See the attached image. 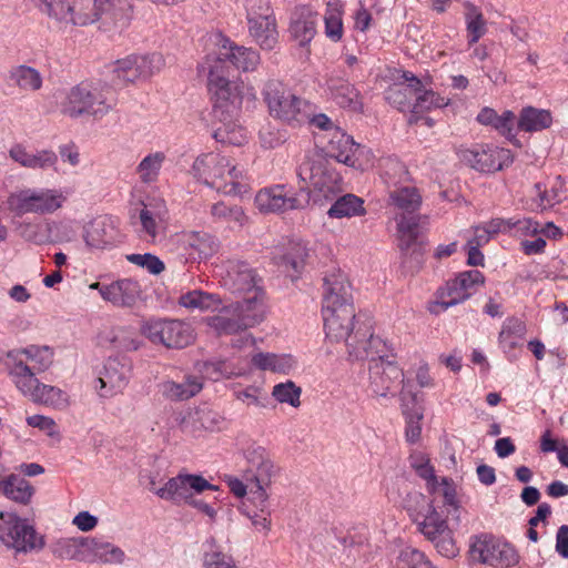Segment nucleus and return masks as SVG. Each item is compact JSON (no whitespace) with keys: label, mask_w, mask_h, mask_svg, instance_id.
<instances>
[{"label":"nucleus","mask_w":568,"mask_h":568,"mask_svg":"<svg viewBox=\"0 0 568 568\" xmlns=\"http://www.w3.org/2000/svg\"><path fill=\"white\" fill-rule=\"evenodd\" d=\"M322 317L326 338L331 342H344L348 348V342L359 337L362 328H355L352 285L339 270L324 277Z\"/></svg>","instance_id":"1"},{"label":"nucleus","mask_w":568,"mask_h":568,"mask_svg":"<svg viewBox=\"0 0 568 568\" xmlns=\"http://www.w3.org/2000/svg\"><path fill=\"white\" fill-rule=\"evenodd\" d=\"M200 69L206 72L207 89L216 116L236 118L243 109L255 106L257 97L254 87L242 79L230 80L221 59L207 54Z\"/></svg>","instance_id":"2"},{"label":"nucleus","mask_w":568,"mask_h":568,"mask_svg":"<svg viewBox=\"0 0 568 568\" xmlns=\"http://www.w3.org/2000/svg\"><path fill=\"white\" fill-rule=\"evenodd\" d=\"M113 91L103 84L81 82L62 93L59 102L60 111L70 119L90 116L101 120L115 106Z\"/></svg>","instance_id":"3"},{"label":"nucleus","mask_w":568,"mask_h":568,"mask_svg":"<svg viewBox=\"0 0 568 568\" xmlns=\"http://www.w3.org/2000/svg\"><path fill=\"white\" fill-rule=\"evenodd\" d=\"M191 173L197 181L224 194H239L245 189L243 171L220 153L211 152L197 156Z\"/></svg>","instance_id":"4"},{"label":"nucleus","mask_w":568,"mask_h":568,"mask_svg":"<svg viewBox=\"0 0 568 568\" xmlns=\"http://www.w3.org/2000/svg\"><path fill=\"white\" fill-rule=\"evenodd\" d=\"M297 176L315 201L332 200L342 192V178L318 150L310 151L297 168Z\"/></svg>","instance_id":"5"},{"label":"nucleus","mask_w":568,"mask_h":568,"mask_svg":"<svg viewBox=\"0 0 568 568\" xmlns=\"http://www.w3.org/2000/svg\"><path fill=\"white\" fill-rule=\"evenodd\" d=\"M409 497L416 504L425 505V511H418L414 519L418 531L435 546L442 556L455 557L458 554V547L454 532L447 519L443 518L437 511L434 501H427L425 496L418 491L409 494Z\"/></svg>","instance_id":"6"},{"label":"nucleus","mask_w":568,"mask_h":568,"mask_svg":"<svg viewBox=\"0 0 568 568\" xmlns=\"http://www.w3.org/2000/svg\"><path fill=\"white\" fill-rule=\"evenodd\" d=\"M54 353L49 346L29 345L8 352L3 364L17 386L22 383H34L37 374L43 373L53 363Z\"/></svg>","instance_id":"7"},{"label":"nucleus","mask_w":568,"mask_h":568,"mask_svg":"<svg viewBox=\"0 0 568 568\" xmlns=\"http://www.w3.org/2000/svg\"><path fill=\"white\" fill-rule=\"evenodd\" d=\"M59 28L97 23V0H28Z\"/></svg>","instance_id":"8"},{"label":"nucleus","mask_w":568,"mask_h":568,"mask_svg":"<svg viewBox=\"0 0 568 568\" xmlns=\"http://www.w3.org/2000/svg\"><path fill=\"white\" fill-rule=\"evenodd\" d=\"M0 542L14 554H38L45 546L44 535L12 511H0Z\"/></svg>","instance_id":"9"},{"label":"nucleus","mask_w":568,"mask_h":568,"mask_svg":"<svg viewBox=\"0 0 568 568\" xmlns=\"http://www.w3.org/2000/svg\"><path fill=\"white\" fill-rule=\"evenodd\" d=\"M68 201V193L57 187H26L8 196V207L21 216L33 213L51 215L61 210Z\"/></svg>","instance_id":"10"},{"label":"nucleus","mask_w":568,"mask_h":568,"mask_svg":"<svg viewBox=\"0 0 568 568\" xmlns=\"http://www.w3.org/2000/svg\"><path fill=\"white\" fill-rule=\"evenodd\" d=\"M268 113L288 124H302L310 119V104L295 95L285 84L271 80L263 89Z\"/></svg>","instance_id":"11"},{"label":"nucleus","mask_w":568,"mask_h":568,"mask_svg":"<svg viewBox=\"0 0 568 568\" xmlns=\"http://www.w3.org/2000/svg\"><path fill=\"white\" fill-rule=\"evenodd\" d=\"M468 558L473 564L494 568H509L519 560L518 554L511 545L487 532L469 538Z\"/></svg>","instance_id":"12"},{"label":"nucleus","mask_w":568,"mask_h":568,"mask_svg":"<svg viewBox=\"0 0 568 568\" xmlns=\"http://www.w3.org/2000/svg\"><path fill=\"white\" fill-rule=\"evenodd\" d=\"M140 332L151 343L169 348H183L195 339V333L190 323L173 318L143 320Z\"/></svg>","instance_id":"13"},{"label":"nucleus","mask_w":568,"mask_h":568,"mask_svg":"<svg viewBox=\"0 0 568 568\" xmlns=\"http://www.w3.org/2000/svg\"><path fill=\"white\" fill-rule=\"evenodd\" d=\"M248 34L262 50H272L278 42L277 23L270 0H246Z\"/></svg>","instance_id":"14"},{"label":"nucleus","mask_w":568,"mask_h":568,"mask_svg":"<svg viewBox=\"0 0 568 568\" xmlns=\"http://www.w3.org/2000/svg\"><path fill=\"white\" fill-rule=\"evenodd\" d=\"M485 283V276L477 270L458 273L436 293V300L429 306L430 313L438 314L452 306L464 303Z\"/></svg>","instance_id":"15"},{"label":"nucleus","mask_w":568,"mask_h":568,"mask_svg":"<svg viewBox=\"0 0 568 568\" xmlns=\"http://www.w3.org/2000/svg\"><path fill=\"white\" fill-rule=\"evenodd\" d=\"M165 64L161 53L129 54L112 64V73L119 84L148 81Z\"/></svg>","instance_id":"16"},{"label":"nucleus","mask_w":568,"mask_h":568,"mask_svg":"<svg viewBox=\"0 0 568 568\" xmlns=\"http://www.w3.org/2000/svg\"><path fill=\"white\" fill-rule=\"evenodd\" d=\"M219 490V487L209 483L203 476L183 474L166 480L156 491V496L174 505L189 504L190 500L205 490Z\"/></svg>","instance_id":"17"},{"label":"nucleus","mask_w":568,"mask_h":568,"mask_svg":"<svg viewBox=\"0 0 568 568\" xmlns=\"http://www.w3.org/2000/svg\"><path fill=\"white\" fill-rule=\"evenodd\" d=\"M458 154L462 162L484 173L503 170L514 161L510 150L493 144H478L470 149H460Z\"/></svg>","instance_id":"18"},{"label":"nucleus","mask_w":568,"mask_h":568,"mask_svg":"<svg viewBox=\"0 0 568 568\" xmlns=\"http://www.w3.org/2000/svg\"><path fill=\"white\" fill-rule=\"evenodd\" d=\"M169 220L166 203L161 197H150L141 203L139 212L140 234L150 243L164 240Z\"/></svg>","instance_id":"19"},{"label":"nucleus","mask_w":568,"mask_h":568,"mask_svg":"<svg viewBox=\"0 0 568 568\" xmlns=\"http://www.w3.org/2000/svg\"><path fill=\"white\" fill-rule=\"evenodd\" d=\"M244 456L247 463L244 477L248 485L271 487L280 468L268 452L260 445H251L245 449Z\"/></svg>","instance_id":"20"},{"label":"nucleus","mask_w":568,"mask_h":568,"mask_svg":"<svg viewBox=\"0 0 568 568\" xmlns=\"http://www.w3.org/2000/svg\"><path fill=\"white\" fill-rule=\"evenodd\" d=\"M97 24L104 32L124 30L133 16L132 0H97Z\"/></svg>","instance_id":"21"},{"label":"nucleus","mask_w":568,"mask_h":568,"mask_svg":"<svg viewBox=\"0 0 568 568\" xmlns=\"http://www.w3.org/2000/svg\"><path fill=\"white\" fill-rule=\"evenodd\" d=\"M255 205L262 213L282 214L302 207L295 192L283 184L260 190L255 195Z\"/></svg>","instance_id":"22"},{"label":"nucleus","mask_w":568,"mask_h":568,"mask_svg":"<svg viewBox=\"0 0 568 568\" xmlns=\"http://www.w3.org/2000/svg\"><path fill=\"white\" fill-rule=\"evenodd\" d=\"M216 44L219 45V53L213 57L221 59L222 64H224V61H229L236 70L244 73L256 71L261 64V55L253 48L239 45L221 34L216 36Z\"/></svg>","instance_id":"23"},{"label":"nucleus","mask_w":568,"mask_h":568,"mask_svg":"<svg viewBox=\"0 0 568 568\" xmlns=\"http://www.w3.org/2000/svg\"><path fill=\"white\" fill-rule=\"evenodd\" d=\"M223 285L236 293L252 294L257 286L254 272L241 261L230 260L219 267Z\"/></svg>","instance_id":"24"},{"label":"nucleus","mask_w":568,"mask_h":568,"mask_svg":"<svg viewBox=\"0 0 568 568\" xmlns=\"http://www.w3.org/2000/svg\"><path fill=\"white\" fill-rule=\"evenodd\" d=\"M17 388L33 403L58 410H64L71 404L70 396L65 390L53 385L43 384L38 378L34 379V383H22Z\"/></svg>","instance_id":"25"},{"label":"nucleus","mask_w":568,"mask_h":568,"mask_svg":"<svg viewBox=\"0 0 568 568\" xmlns=\"http://www.w3.org/2000/svg\"><path fill=\"white\" fill-rule=\"evenodd\" d=\"M130 371L128 363L109 358L97 379L99 387L95 386V388L99 389V395L108 398L121 393L128 385Z\"/></svg>","instance_id":"26"},{"label":"nucleus","mask_w":568,"mask_h":568,"mask_svg":"<svg viewBox=\"0 0 568 568\" xmlns=\"http://www.w3.org/2000/svg\"><path fill=\"white\" fill-rule=\"evenodd\" d=\"M180 248L190 261H202L213 256L219 250V242L206 232H182L178 235Z\"/></svg>","instance_id":"27"},{"label":"nucleus","mask_w":568,"mask_h":568,"mask_svg":"<svg viewBox=\"0 0 568 568\" xmlns=\"http://www.w3.org/2000/svg\"><path fill=\"white\" fill-rule=\"evenodd\" d=\"M404 79L410 82L415 102L412 105V115L408 120L410 124L418 122V113L428 112L433 109H439L449 104V99L439 95L430 89H426L423 82L410 72L404 73Z\"/></svg>","instance_id":"28"},{"label":"nucleus","mask_w":568,"mask_h":568,"mask_svg":"<svg viewBox=\"0 0 568 568\" xmlns=\"http://www.w3.org/2000/svg\"><path fill=\"white\" fill-rule=\"evenodd\" d=\"M403 369L392 361H376L369 366V387L376 396H386L399 382Z\"/></svg>","instance_id":"29"},{"label":"nucleus","mask_w":568,"mask_h":568,"mask_svg":"<svg viewBox=\"0 0 568 568\" xmlns=\"http://www.w3.org/2000/svg\"><path fill=\"white\" fill-rule=\"evenodd\" d=\"M224 426V418L207 407H199L189 412L181 422L182 432L201 437L205 432H220Z\"/></svg>","instance_id":"30"},{"label":"nucleus","mask_w":568,"mask_h":568,"mask_svg":"<svg viewBox=\"0 0 568 568\" xmlns=\"http://www.w3.org/2000/svg\"><path fill=\"white\" fill-rule=\"evenodd\" d=\"M389 347L383 338L375 336L365 328L359 332V337L348 342V355L354 359L386 361Z\"/></svg>","instance_id":"31"},{"label":"nucleus","mask_w":568,"mask_h":568,"mask_svg":"<svg viewBox=\"0 0 568 568\" xmlns=\"http://www.w3.org/2000/svg\"><path fill=\"white\" fill-rule=\"evenodd\" d=\"M9 158L20 166L34 171L54 169L58 163V156L52 150L31 151L20 143L10 148Z\"/></svg>","instance_id":"32"},{"label":"nucleus","mask_w":568,"mask_h":568,"mask_svg":"<svg viewBox=\"0 0 568 568\" xmlns=\"http://www.w3.org/2000/svg\"><path fill=\"white\" fill-rule=\"evenodd\" d=\"M83 239L88 247L103 250L113 245L116 241V229L108 216L93 219L84 226Z\"/></svg>","instance_id":"33"},{"label":"nucleus","mask_w":568,"mask_h":568,"mask_svg":"<svg viewBox=\"0 0 568 568\" xmlns=\"http://www.w3.org/2000/svg\"><path fill=\"white\" fill-rule=\"evenodd\" d=\"M317 12L303 6L296 9L291 23L290 33L301 44H308L316 34Z\"/></svg>","instance_id":"34"},{"label":"nucleus","mask_w":568,"mask_h":568,"mask_svg":"<svg viewBox=\"0 0 568 568\" xmlns=\"http://www.w3.org/2000/svg\"><path fill=\"white\" fill-rule=\"evenodd\" d=\"M141 295L136 281L123 278L102 287V298L116 306H132Z\"/></svg>","instance_id":"35"},{"label":"nucleus","mask_w":568,"mask_h":568,"mask_svg":"<svg viewBox=\"0 0 568 568\" xmlns=\"http://www.w3.org/2000/svg\"><path fill=\"white\" fill-rule=\"evenodd\" d=\"M216 312L215 315L204 320L205 324L216 335H234L245 331V326L233 303L223 307L219 306Z\"/></svg>","instance_id":"36"},{"label":"nucleus","mask_w":568,"mask_h":568,"mask_svg":"<svg viewBox=\"0 0 568 568\" xmlns=\"http://www.w3.org/2000/svg\"><path fill=\"white\" fill-rule=\"evenodd\" d=\"M245 329L252 328L261 324L266 317V306L264 303V294L261 290H255L241 302L233 303Z\"/></svg>","instance_id":"37"},{"label":"nucleus","mask_w":568,"mask_h":568,"mask_svg":"<svg viewBox=\"0 0 568 568\" xmlns=\"http://www.w3.org/2000/svg\"><path fill=\"white\" fill-rule=\"evenodd\" d=\"M327 90L332 100L341 108L358 111L362 109V100L357 89L342 78H329Z\"/></svg>","instance_id":"38"},{"label":"nucleus","mask_w":568,"mask_h":568,"mask_svg":"<svg viewBox=\"0 0 568 568\" xmlns=\"http://www.w3.org/2000/svg\"><path fill=\"white\" fill-rule=\"evenodd\" d=\"M476 119L480 124L494 128L499 134L508 139L510 142H517L516 133L514 131L516 115L513 111L505 110L501 114H498L491 108H484L477 114Z\"/></svg>","instance_id":"39"},{"label":"nucleus","mask_w":568,"mask_h":568,"mask_svg":"<svg viewBox=\"0 0 568 568\" xmlns=\"http://www.w3.org/2000/svg\"><path fill=\"white\" fill-rule=\"evenodd\" d=\"M87 560H99L104 564H122L124 551L101 538L87 537Z\"/></svg>","instance_id":"40"},{"label":"nucleus","mask_w":568,"mask_h":568,"mask_svg":"<svg viewBox=\"0 0 568 568\" xmlns=\"http://www.w3.org/2000/svg\"><path fill=\"white\" fill-rule=\"evenodd\" d=\"M252 365L261 371L278 374H290L296 367L295 358L290 354L255 353L251 358Z\"/></svg>","instance_id":"41"},{"label":"nucleus","mask_w":568,"mask_h":568,"mask_svg":"<svg viewBox=\"0 0 568 568\" xmlns=\"http://www.w3.org/2000/svg\"><path fill=\"white\" fill-rule=\"evenodd\" d=\"M9 79L13 87L24 93H33L41 90L43 78L39 70L27 64L12 67Z\"/></svg>","instance_id":"42"},{"label":"nucleus","mask_w":568,"mask_h":568,"mask_svg":"<svg viewBox=\"0 0 568 568\" xmlns=\"http://www.w3.org/2000/svg\"><path fill=\"white\" fill-rule=\"evenodd\" d=\"M201 561L203 568H239L234 557L225 551L214 538L203 542Z\"/></svg>","instance_id":"43"},{"label":"nucleus","mask_w":568,"mask_h":568,"mask_svg":"<svg viewBox=\"0 0 568 568\" xmlns=\"http://www.w3.org/2000/svg\"><path fill=\"white\" fill-rule=\"evenodd\" d=\"M202 388V379L196 376H187L182 383L166 381L160 385L162 395L170 400H186L199 394Z\"/></svg>","instance_id":"44"},{"label":"nucleus","mask_w":568,"mask_h":568,"mask_svg":"<svg viewBox=\"0 0 568 568\" xmlns=\"http://www.w3.org/2000/svg\"><path fill=\"white\" fill-rule=\"evenodd\" d=\"M87 537H62L53 541L51 552L62 560H87Z\"/></svg>","instance_id":"45"},{"label":"nucleus","mask_w":568,"mask_h":568,"mask_svg":"<svg viewBox=\"0 0 568 568\" xmlns=\"http://www.w3.org/2000/svg\"><path fill=\"white\" fill-rule=\"evenodd\" d=\"M166 162V155L162 151L146 154L135 168L139 181L145 185L155 184L159 181L162 168Z\"/></svg>","instance_id":"46"},{"label":"nucleus","mask_w":568,"mask_h":568,"mask_svg":"<svg viewBox=\"0 0 568 568\" xmlns=\"http://www.w3.org/2000/svg\"><path fill=\"white\" fill-rule=\"evenodd\" d=\"M345 6L342 0H328L324 13L325 36L333 42L342 40L344 34L343 16Z\"/></svg>","instance_id":"47"},{"label":"nucleus","mask_w":568,"mask_h":568,"mask_svg":"<svg viewBox=\"0 0 568 568\" xmlns=\"http://www.w3.org/2000/svg\"><path fill=\"white\" fill-rule=\"evenodd\" d=\"M221 124L214 131L217 142L230 145H243L247 141L246 130L237 123L235 118L217 116Z\"/></svg>","instance_id":"48"},{"label":"nucleus","mask_w":568,"mask_h":568,"mask_svg":"<svg viewBox=\"0 0 568 568\" xmlns=\"http://www.w3.org/2000/svg\"><path fill=\"white\" fill-rule=\"evenodd\" d=\"M552 124V115L550 111L526 106L520 111L517 125L525 132H538L550 128Z\"/></svg>","instance_id":"49"},{"label":"nucleus","mask_w":568,"mask_h":568,"mask_svg":"<svg viewBox=\"0 0 568 568\" xmlns=\"http://www.w3.org/2000/svg\"><path fill=\"white\" fill-rule=\"evenodd\" d=\"M0 489L7 498L22 505H27L34 493L28 480L16 475L0 481Z\"/></svg>","instance_id":"50"},{"label":"nucleus","mask_w":568,"mask_h":568,"mask_svg":"<svg viewBox=\"0 0 568 568\" xmlns=\"http://www.w3.org/2000/svg\"><path fill=\"white\" fill-rule=\"evenodd\" d=\"M327 214L334 219L363 215L365 214L364 201L354 194H345L335 201Z\"/></svg>","instance_id":"51"},{"label":"nucleus","mask_w":568,"mask_h":568,"mask_svg":"<svg viewBox=\"0 0 568 568\" xmlns=\"http://www.w3.org/2000/svg\"><path fill=\"white\" fill-rule=\"evenodd\" d=\"M179 304L186 308L215 312L221 306V300L215 294L194 290L182 294Z\"/></svg>","instance_id":"52"},{"label":"nucleus","mask_w":568,"mask_h":568,"mask_svg":"<svg viewBox=\"0 0 568 568\" xmlns=\"http://www.w3.org/2000/svg\"><path fill=\"white\" fill-rule=\"evenodd\" d=\"M211 215L216 221L227 223L232 229L243 227L248 220L241 206H229L224 202L213 204L211 206Z\"/></svg>","instance_id":"53"},{"label":"nucleus","mask_w":568,"mask_h":568,"mask_svg":"<svg viewBox=\"0 0 568 568\" xmlns=\"http://www.w3.org/2000/svg\"><path fill=\"white\" fill-rule=\"evenodd\" d=\"M354 143L352 136L336 129L328 140L327 154L337 162L346 164V161H349L348 158L354 149Z\"/></svg>","instance_id":"54"},{"label":"nucleus","mask_w":568,"mask_h":568,"mask_svg":"<svg viewBox=\"0 0 568 568\" xmlns=\"http://www.w3.org/2000/svg\"><path fill=\"white\" fill-rule=\"evenodd\" d=\"M465 21L469 44L476 43L487 31L486 20L479 8L470 2L465 3Z\"/></svg>","instance_id":"55"},{"label":"nucleus","mask_w":568,"mask_h":568,"mask_svg":"<svg viewBox=\"0 0 568 568\" xmlns=\"http://www.w3.org/2000/svg\"><path fill=\"white\" fill-rule=\"evenodd\" d=\"M389 200L396 209L408 213L417 211L422 203V196L414 186H404L392 191Z\"/></svg>","instance_id":"56"},{"label":"nucleus","mask_w":568,"mask_h":568,"mask_svg":"<svg viewBox=\"0 0 568 568\" xmlns=\"http://www.w3.org/2000/svg\"><path fill=\"white\" fill-rule=\"evenodd\" d=\"M395 568H436L424 552L412 546L399 549L394 562Z\"/></svg>","instance_id":"57"},{"label":"nucleus","mask_w":568,"mask_h":568,"mask_svg":"<svg viewBox=\"0 0 568 568\" xmlns=\"http://www.w3.org/2000/svg\"><path fill=\"white\" fill-rule=\"evenodd\" d=\"M201 372L205 377L212 381L231 378L233 376H240L243 373L242 368L236 367L232 362L225 359L205 362L202 365Z\"/></svg>","instance_id":"58"},{"label":"nucleus","mask_w":568,"mask_h":568,"mask_svg":"<svg viewBox=\"0 0 568 568\" xmlns=\"http://www.w3.org/2000/svg\"><path fill=\"white\" fill-rule=\"evenodd\" d=\"M524 325L518 320H508L499 333V344L505 353H510L520 344Z\"/></svg>","instance_id":"59"},{"label":"nucleus","mask_w":568,"mask_h":568,"mask_svg":"<svg viewBox=\"0 0 568 568\" xmlns=\"http://www.w3.org/2000/svg\"><path fill=\"white\" fill-rule=\"evenodd\" d=\"M432 495H438L443 497L444 506L452 507L454 510H458L459 503L457 500L456 486L454 481L447 477H440L427 488Z\"/></svg>","instance_id":"60"},{"label":"nucleus","mask_w":568,"mask_h":568,"mask_svg":"<svg viewBox=\"0 0 568 568\" xmlns=\"http://www.w3.org/2000/svg\"><path fill=\"white\" fill-rule=\"evenodd\" d=\"M302 389L294 382L286 381L274 385L272 396L281 404H288L297 408L301 406Z\"/></svg>","instance_id":"61"},{"label":"nucleus","mask_w":568,"mask_h":568,"mask_svg":"<svg viewBox=\"0 0 568 568\" xmlns=\"http://www.w3.org/2000/svg\"><path fill=\"white\" fill-rule=\"evenodd\" d=\"M348 159L349 161H346V165L365 171L374 166L375 156L371 149L354 143V149Z\"/></svg>","instance_id":"62"},{"label":"nucleus","mask_w":568,"mask_h":568,"mask_svg":"<svg viewBox=\"0 0 568 568\" xmlns=\"http://www.w3.org/2000/svg\"><path fill=\"white\" fill-rule=\"evenodd\" d=\"M126 260L153 275H159L165 270L164 262L151 253L130 254L126 255Z\"/></svg>","instance_id":"63"},{"label":"nucleus","mask_w":568,"mask_h":568,"mask_svg":"<svg viewBox=\"0 0 568 568\" xmlns=\"http://www.w3.org/2000/svg\"><path fill=\"white\" fill-rule=\"evenodd\" d=\"M560 187L561 183L551 186L550 190H547L541 183H536L534 189L537 197V207L546 210L559 203L561 201Z\"/></svg>","instance_id":"64"}]
</instances>
